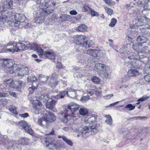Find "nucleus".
Returning <instances> with one entry per match:
<instances>
[{"instance_id": "nucleus-1", "label": "nucleus", "mask_w": 150, "mask_h": 150, "mask_svg": "<svg viewBox=\"0 0 150 150\" xmlns=\"http://www.w3.org/2000/svg\"><path fill=\"white\" fill-rule=\"evenodd\" d=\"M74 39L76 41L77 45V51H83V52L95 56L96 51L92 49H89L90 46L88 43L87 39L85 36L81 35H75L73 37Z\"/></svg>"}, {"instance_id": "nucleus-2", "label": "nucleus", "mask_w": 150, "mask_h": 150, "mask_svg": "<svg viewBox=\"0 0 150 150\" xmlns=\"http://www.w3.org/2000/svg\"><path fill=\"white\" fill-rule=\"evenodd\" d=\"M78 105L74 103H70L67 106V108L64 110L63 112H60L59 117L62 121L66 123L68 121V116L74 117V112L77 110L79 108Z\"/></svg>"}, {"instance_id": "nucleus-3", "label": "nucleus", "mask_w": 150, "mask_h": 150, "mask_svg": "<svg viewBox=\"0 0 150 150\" xmlns=\"http://www.w3.org/2000/svg\"><path fill=\"white\" fill-rule=\"evenodd\" d=\"M14 14L11 11H5L0 16V25H2L5 23H8L11 26H17L20 24V22L16 19L10 20Z\"/></svg>"}, {"instance_id": "nucleus-4", "label": "nucleus", "mask_w": 150, "mask_h": 150, "mask_svg": "<svg viewBox=\"0 0 150 150\" xmlns=\"http://www.w3.org/2000/svg\"><path fill=\"white\" fill-rule=\"evenodd\" d=\"M28 47L31 49L35 50L40 56L42 55L49 59L55 60L56 58V54L52 51H43L41 48L38 46L37 44H29Z\"/></svg>"}, {"instance_id": "nucleus-5", "label": "nucleus", "mask_w": 150, "mask_h": 150, "mask_svg": "<svg viewBox=\"0 0 150 150\" xmlns=\"http://www.w3.org/2000/svg\"><path fill=\"white\" fill-rule=\"evenodd\" d=\"M46 117H42L38 119V124L42 127H48L50 122L56 119V117L52 112H48L46 114Z\"/></svg>"}, {"instance_id": "nucleus-6", "label": "nucleus", "mask_w": 150, "mask_h": 150, "mask_svg": "<svg viewBox=\"0 0 150 150\" xmlns=\"http://www.w3.org/2000/svg\"><path fill=\"white\" fill-rule=\"evenodd\" d=\"M2 66L4 68L6 69L8 71L10 74H12L16 71V68L18 67L17 64L12 60L4 61L2 63Z\"/></svg>"}, {"instance_id": "nucleus-7", "label": "nucleus", "mask_w": 150, "mask_h": 150, "mask_svg": "<svg viewBox=\"0 0 150 150\" xmlns=\"http://www.w3.org/2000/svg\"><path fill=\"white\" fill-rule=\"evenodd\" d=\"M121 131L123 133V141L125 142L126 144H128L135 139L137 138L128 130L122 129Z\"/></svg>"}, {"instance_id": "nucleus-8", "label": "nucleus", "mask_w": 150, "mask_h": 150, "mask_svg": "<svg viewBox=\"0 0 150 150\" xmlns=\"http://www.w3.org/2000/svg\"><path fill=\"white\" fill-rule=\"evenodd\" d=\"M45 5H44V7H42V4H40L39 5L37 4V6H38V5L40 7V10L37 11L36 13H40V16L36 18L35 19V22L36 23H40L43 22L45 20V13L44 11L43 10V8H47L48 7V6H47L46 4H47L48 5V4L46 3L45 4Z\"/></svg>"}, {"instance_id": "nucleus-9", "label": "nucleus", "mask_w": 150, "mask_h": 150, "mask_svg": "<svg viewBox=\"0 0 150 150\" xmlns=\"http://www.w3.org/2000/svg\"><path fill=\"white\" fill-rule=\"evenodd\" d=\"M4 82L7 87L15 88H20L22 84L21 81H14L12 79H6Z\"/></svg>"}, {"instance_id": "nucleus-10", "label": "nucleus", "mask_w": 150, "mask_h": 150, "mask_svg": "<svg viewBox=\"0 0 150 150\" xmlns=\"http://www.w3.org/2000/svg\"><path fill=\"white\" fill-rule=\"evenodd\" d=\"M18 125L20 128L24 129L27 132L30 134H33V130L29 128V127L26 121L24 120H22L19 122Z\"/></svg>"}, {"instance_id": "nucleus-11", "label": "nucleus", "mask_w": 150, "mask_h": 150, "mask_svg": "<svg viewBox=\"0 0 150 150\" xmlns=\"http://www.w3.org/2000/svg\"><path fill=\"white\" fill-rule=\"evenodd\" d=\"M148 47L146 46H144L138 50V54H141V57H150V51L148 50Z\"/></svg>"}, {"instance_id": "nucleus-12", "label": "nucleus", "mask_w": 150, "mask_h": 150, "mask_svg": "<svg viewBox=\"0 0 150 150\" xmlns=\"http://www.w3.org/2000/svg\"><path fill=\"white\" fill-rule=\"evenodd\" d=\"M16 69V70L19 71L18 73V76H23L24 75L28 74L29 73V68L23 66L19 67L18 66Z\"/></svg>"}, {"instance_id": "nucleus-13", "label": "nucleus", "mask_w": 150, "mask_h": 150, "mask_svg": "<svg viewBox=\"0 0 150 150\" xmlns=\"http://www.w3.org/2000/svg\"><path fill=\"white\" fill-rule=\"evenodd\" d=\"M139 72L136 69H131L129 70L127 72L125 79L127 80L129 79L132 77L136 76L139 74Z\"/></svg>"}, {"instance_id": "nucleus-14", "label": "nucleus", "mask_w": 150, "mask_h": 150, "mask_svg": "<svg viewBox=\"0 0 150 150\" xmlns=\"http://www.w3.org/2000/svg\"><path fill=\"white\" fill-rule=\"evenodd\" d=\"M137 4L139 6L143 7L145 9H150V1L149 0H139Z\"/></svg>"}, {"instance_id": "nucleus-15", "label": "nucleus", "mask_w": 150, "mask_h": 150, "mask_svg": "<svg viewBox=\"0 0 150 150\" xmlns=\"http://www.w3.org/2000/svg\"><path fill=\"white\" fill-rule=\"evenodd\" d=\"M56 101L53 99H49L47 100L46 104V106L47 108L52 110L54 107Z\"/></svg>"}, {"instance_id": "nucleus-16", "label": "nucleus", "mask_w": 150, "mask_h": 150, "mask_svg": "<svg viewBox=\"0 0 150 150\" xmlns=\"http://www.w3.org/2000/svg\"><path fill=\"white\" fill-rule=\"evenodd\" d=\"M15 47L16 52H19L23 51L26 47V46L24 44L22 43L17 44Z\"/></svg>"}, {"instance_id": "nucleus-17", "label": "nucleus", "mask_w": 150, "mask_h": 150, "mask_svg": "<svg viewBox=\"0 0 150 150\" xmlns=\"http://www.w3.org/2000/svg\"><path fill=\"white\" fill-rule=\"evenodd\" d=\"M58 138H62L63 140L68 145L72 146L73 145V143L70 139H67L64 136H58Z\"/></svg>"}, {"instance_id": "nucleus-18", "label": "nucleus", "mask_w": 150, "mask_h": 150, "mask_svg": "<svg viewBox=\"0 0 150 150\" xmlns=\"http://www.w3.org/2000/svg\"><path fill=\"white\" fill-rule=\"evenodd\" d=\"M33 107L35 109H38L42 106L41 103L38 100H34L32 104Z\"/></svg>"}, {"instance_id": "nucleus-19", "label": "nucleus", "mask_w": 150, "mask_h": 150, "mask_svg": "<svg viewBox=\"0 0 150 150\" xmlns=\"http://www.w3.org/2000/svg\"><path fill=\"white\" fill-rule=\"evenodd\" d=\"M5 52H12L14 53L16 52L15 47L13 45H8L6 50Z\"/></svg>"}, {"instance_id": "nucleus-20", "label": "nucleus", "mask_w": 150, "mask_h": 150, "mask_svg": "<svg viewBox=\"0 0 150 150\" xmlns=\"http://www.w3.org/2000/svg\"><path fill=\"white\" fill-rule=\"evenodd\" d=\"M14 15L15 19L19 21L20 23L21 21L22 22L26 18V17L18 13H17Z\"/></svg>"}, {"instance_id": "nucleus-21", "label": "nucleus", "mask_w": 150, "mask_h": 150, "mask_svg": "<svg viewBox=\"0 0 150 150\" xmlns=\"http://www.w3.org/2000/svg\"><path fill=\"white\" fill-rule=\"evenodd\" d=\"M95 67L96 69L100 71H104L106 69L105 65L100 63L95 64Z\"/></svg>"}, {"instance_id": "nucleus-22", "label": "nucleus", "mask_w": 150, "mask_h": 150, "mask_svg": "<svg viewBox=\"0 0 150 150\" xmlns=\"http://www.w3.org/2000/svg\"><path fill=\"white\" fill-rule=\"evenodd\" d=\"M141 55L140 54H139L138 55L136 53H133L130 56H128V57L129 59L138 60L139 58H143V57H141Z\"/></svg>"}, {"instance_id": "nucleus-23", "label": "nucleus", "mask_w": 150, "mask_h": 150, "mask_svg": "<svg viewBox=\"0 0 150 150\" xmlns=\"http://www.w3.org/2000/svg\"><path fill=\"white\" fill-rule=\"evenodd\" d=\"M30 139L28 138H21L19 141L20 143L23 145L30 144Z\"/></svg>"}, {"instance_id": "nucleus-24", "label": "nucleus", "mask_w": 150, "mask_h": 150, "mask_svg": "<svg viewBox=\"0 0 150 150\" xmlns=\"http://www.w3.org/2000/svg\"><path fill=\"white\" fill-rule=\"evenodd\" d=\"M66 94V92L65 91H62L60 92V93L56 96H53L52 98H53L56 99H59L63 98L64 97Z\"/></svg>"}, {"instance_id": "nucleus-25", "label": "nucleus", "mask_w": 150, "mask_h": 150, "mask_svg": "<svg viewBox=\"0 0 150 150\" xmlns=\"http://www.w3.org/2000/svg\"><path fill=\"white\" fill-rule=\"evenodd\" d=\"M89 130V127L88 126H84L80 127L79 129V131L80 133L82 134H85Z\"/></svg>"}, {"instance_id": "nucleus-26", "label": "nucleus", "mask_w": 150, "mask_h": 150, "mask_svg": "<svg viewBox=\"0 0 150 150\" xmlns=\"http://www.w3.org/2000/svg\"><path fill=\"white\" fill-rule=\"evenodd\" d=\"M76 29L79 32H84L86 30L87 27L85 25L82 24L78 26Z\"/></svg>"}, {"instance_id": "nucleus-27", "label": "nucleus", "mask_w": 150, "mask_h": 150, "mask_svg": "<svg viewBox=\"0 0 150 150\" xmlns=\"http://www.w3.org/2000/svg\"><path fill=\"white\" fill-rule=\"evenodd\" d=\"M137 41L138 42H141V45L142 44L146 42L147 41V39L146 37L143 36H139L137 39Z\"/></svg>"}, {"instance_id": "nucleus-28", "label": "nucleus", "mask_w": 150, "mask_h": 150, "mask_svg": "<svg viewBox=\"0 0 150 150\" xmlns=\"http://www.w3.org/2000/svg\"><path fill=\"white\" fill-rule=\"evenodd\" d=\"M105 117L107 119L105 120V122L110 125H111L112 124V118L111 116L109 115H106Z\"/></svg>"}, {"instance_id": "nucleus-29", "label": "nucleus", "mask_w": 150, "mask_h": 150, "mask_svg": "<svg viewBox=\"0 0 150 150\" xmlns=\"http://www.w3.org/2000/svg\"><path fill=\"white\" fill-rule=\"evenodd\" d=\"M67 96L71 98H75L76 96L77 93L75 91H69L66 92Z\"/></svg>"}, {"instance_id": "nucleus-30", "label": "nucleus", "mask_w": 150, "mask_h": 150, "mask_svg": "<svg viewBox=\"0 0 150 150\" xmlns=\"http://www.w3.org/2000/svg\"><path fill=\"white\" fill-rule=\"evenodd\" d=\"M49 78V77L48 76L42 75H39L38 77L39 79L43 82H46Z\"/></svg>"}, {"instance_id": "nucleus-31", "label": "nucleus", "mask_w": 150, "mask_h": 150, "mask_svg": "<svg viewBox=\"0 0 150 150\" xmlns=\"http://www.w3.org/2000/svg\"><path fill=\"white\" fill-rule=\"evenodd\" d=\"M54 139L51 137H46L45 142L46 144H48V146L50 145L54 141Z\"/></svg>"}, {"instance_id": "nucleus-32", "label": "nucleus", "mask_w": 150, "mask_h": 150, "mask_svg": "<svg viewBox=\"0 0 150 150\" xmlns=\"http://www.w3.org/2000/svg\"><path fill=\"white\" fill-rule=\"evenodd\" d=\"M142 47L141 43H136L133 44L132 46L133 48L135 50H136L138 52V50L139 49L141 48Z\"/></svg>"}, {"instance_id": "nucleus-33", "label": "nucleus", "mask_w": 150, "mask_h": 150, "mask_svg": "<svg viewBox=\"0 0 150 150\" xmlns=\"http://www.w3.org/2000/svg\"><path fill=\"white\" fill-rule=\"evenodd\" d=\"M85 120L86 123H93L94 122L96 121V118L94 116H92L88 119L86 118Z\"/></svg>"}, {"instance_id": "nucleus-34", "label": "nucleus", "mask_w": 150, "mask_h": 150, "mask_svg": "<svg viewBox=\"0 0 150 150\" xmlns=\"http://www.w3.org/2000/svg\"><path fill=\"white\" fill-rule=\"evenodd\" d=\"M37 77L34 75H32L31 76L27 78V80L28 82L29 81L34 82L35 81H37Z\"/></svg>"}, {"instance_id": "nucleus-35", "label": "nucleus", "mask_w": 150, "mask_h": 150, "mask_svg": "<svg viewBox=\"0 0 150 150\" xmlns=\"http://www.w3.org/2000/svg\"><path fill=\"white\" fill-rule=\"evenodd\" d=\"M79 113L82 115H86L88 113V111L85 108H81L79 110Z\"/></svg>"}, {"instance_id": "nucleus-36", "label": "nucleus", "mask_w": 150, "mask_h": 150, "mask_svg": "<svg viewBox=\"0 0 150 150\" xmlns=\"http://www.w3.org/2000/svg\"><path fill=\"white\" fill-rule=\"evenodd\" d=\"M133 120H145L148 119V117L146 116H137L133 117Z\"/></svg>"}, {"instance_id": "nucleus-37", "label": "nucleus", "mask_w": 150, "mask_h": 150, "mask_svg": "<svg viewBox=\"0 0 150 150\" xmlns=\"http://www.w3.org/2000/svg\"><path fill=\"white\" fill-rule=\"evenodd\" d=\"M9 110L11 112L13 113L15 115L18 114V112L16 111V108L15 106H12L10 107L9 109Z\"/></svg>"}, {"instance_id": "nucleus-38", "label": "nucleus", "mask_w": 150, "mask_h": 150, "mask_svg": "<svg viewBox=\"0 0 150 150\" xmlns=\"http://www.w3.org/2000/svg\"><path fill=\"white\" fill-rule=\"evenodd\" d=\"M90 98L89 95L86 96H83L81 97L80 100L83 103H85Z\"/></svg>"}, {"instance_id": "nucleus-39", "label": "nucleus", "mask_w": 150, "mask_h": 150, "mask_svg": "<svg viewBox=\"0 0 150 150\" xmlns=\"http://www.w3.org/2000/svg\"><path fill=\"white\" fill-rule=\"evenodd\" d=\"M120 52L122 54L121 57L122 58H123V56L125 57L127 56L126 54L127 52L125 51V49L123 48H122L120 50Z\"/></svg>"}, {"instance_id": "nucleus-40", "label": "nucleus", "mask_w": 150, "mask_h": 150, "mask_svg": "<svg viewBox=\"0 0 150 150\" xmlns=\"http://www.w3.org/2000/svg\"><path fill=\"white\" fill-rule=\"evenodd\" d=\"M15 142L14 141L10 142L8 143V150H11V149L13 150V147L14 146V143Z\"/></svg>"}, {"instance_id": "nucleus-41", "label": "nucleus", "mask_w": 150, "mask_h": 150, "mask_svg": "<svg viewBox=\"0 0 150 150\" xmlns=\"http://www.w3.org/2000/svg\"><path fill=\"white\" fill-rule=\"evenodd\" d=\"M92 81L95 83H98L100 82V79L98 77L95 76H93L92 79Z\"/></svg>"}, {"instance_id": "nucleus-42", "label": "nucleus", "mask_w": 150, "mask_h": 150, "mask_svg": "<svg viewBox=\"0 0 150 150\" xmlns=\"http://www.w3.org/2000/svg\"><path fill=\"white\" fill-rule=\"evenodd\" d=\"M52 80H51L50 83V85L51 87L52 88L55 87L58 83V82L57 81H55L54 82H52Z\"/></svg>"}, {"instance_id": "nucleus-43", "label": "nucleus", "mask_w": 150, "mask_h": 150, "mask_svg": "<svg viewBox=\"0 0 150 150\" xmlns=\"http://www.w3.org/2000/svg\"><path fill=\"white\" fill-rule=\"evenodd\" d=\"M105 9L108 15L111 16L112 14V9L107 7H105Z\"/></svg>"}, {"instance_id": "nucleus-44", "label": "nucleus", "mask_w": 150, "mask_h": 150, "mask_svg": "<svg viewBox=\"0 0 150 150\" xmlns=\"http://www.w3.org/2000/svg\"><path fill=\"white\" fill-rule=\"evenodd\" d=\"M40 98H39V99H41L43 101H47L48 99V96L46 95H42L40 97Z\"/></svg>"}, {"instance_id": "nucleus-45", "label": "nucleus", "mask_w": 150, "mask_h": 150, "mask_svg": "<svg viewBox=\"0 0 150 150\" xmlns=\"http://www.w3.org/2000/svg\"><path fill=\"white\" fill-rule=\"evenodd\" d=\"M135 106H133L132 104H129L125 106V108H129V110H132L135 109Z\"/></svg>"}, {"instance_id": "nucleus-46", "label": "nucleus", "mask_w": 150, "mask_h": 150, "mask_svg": "<svg viewBox=\"0 0 150 150\" xmlns=\"http://www.w3.org/2000/svg\"><path fill=\"white\" fill-rule=\"evenodd\" d=\"M91 13V16H99L98 13L95 11L93 10L92 9H90Z\"/></svg>"}, {"instance_id": "nucleus-47", "label": "nucleus", "mask_w": 150, "mask_h": 150, "mask_svg": "<svg viewBox=\"0 0 150 150\" xmlns=\"http://www.w3.org/2000/svg\"><path fill=\"white\" fill-rule=\"evenodd\" d=\"M89 126L90 129H98V126L97 124H94L93 125H92L91 124H90L89 125Z\"/></svg>"}, {"instance_id": "nucleus-48", "label": "nucleus", "mask_w": 150, "mask_h": 150, "mask_svg": "<svg viewBox=\"0 0 150 150\" xmlns=\"http://www.w3.org/2000/svg\"><path fill=\"white\" fill-rule=\"evenodd\" d=\"M91 9V8L86 5H84L83 7V10L84 12L87 11L89 10L90 11V9Z\"/></svg>"}, {"instance_id": "nucleus-49", "label": "nucleus", "mask_w": 150, "mask_h": 150, "mask_svg": "<svg viewBox=\"0 0 150 150\" xmlns=\"http://www.w3.org/2000/svg\"><path fill=\"white\" fill-rule=\"evenodd\" d=\"M62 16L65 18L64 19L65 21H68L70 20L71 18V16H70L67 14L63 15Z\"/></svg>"}, {"instance_id": "nucleus-50", "label": "nucleus", "mask_w": 150, "mask_h": 150, "mask_svg": "<svg viewBox=\"0 0 150 150\" xmlns=\"http://www.w3.org/2000/svg\"><path fill=\"white\" fill-rule=\"evenodd\" d=\"M37 87L34 86H32L31 87L29 88L28 90L31 93H32L34 91L37 89Z\"/></svg>"}, {"instance_id": "nucleus-51", "label": "nucleus", "mask_w": 150, "mask_h": 150, "mask_svg": "<svg viewBox=\"0 0 150 150\" xmlns=\"http://www.w3.org/2000/svg\"><path fill=\"white\" fill-rule=\"evenodd\" d=\"M149 98V96H143L142 98H139L138 101H143L146 100L148 99Z\"/></svg>"}, {"instance_id": "nucleus-52", "label": "nucleus", "mask_w": 150, "mask_h": 150, "mask_svg": "<svg viewBox=\"0 0 150 150\" xmlns=\"http://www.w3.org/2000/svg\"><path fill=\"white\" fill-rule=\"evenodd\" d=\"M98 132V130L96 129H92L91 131V134L92 135H94L96 134Z\"/></svg>"}, {"instance_id": "nucleus-53", "label": "nucleus", "mask_w": 150, "mask_h": 150, "mask_svg": "<svg viewBox=\"0 0 150 150\" xmlns=\"http://www.w3.org/2000/svg\"><path fill=\"white\" fill-rule=\"evenodd\" d=\"M21 117L26 118L29 116L28 114L27 113H25L24 114H20L19 115Z\"/></svg>"}, {"instance_id": "nucleus-54", "label": "nucleus", "mask_w": 150, "mask_h": 150, "mask_svg": "<svg viewBox=\"0 0 150 150\" xmlns=\"http://www.w3.org/2000/svg\"><path fill=\"white\" fill-rule=\"evenodd\" d=\"M96 93V91L95 90H92L88 93V95L91 96L94 94Z\"/></svg>"}, {"instance_id": "nucleus-55", "label": "nucleus", "mask_w": 150, "mask_h": 150, "mask_svg": "<svg viewBox=\"0 0 150 150\" xmlns=\"http://www.w3.org/2000/svg\"><path fill=\"white\" fill-rule=\"evenodd\" d=\"M8 95L6 93L0 92V98L5 97Z\"/></svg>"}, {"instance_id": "nucleus-56", "label": "nucleus", "mask_w": 150, "mask_h": 150, "mask_svg": "<svg viewBox=\"0 0 150 150\" xmlns=\"http://www.w3.org/2000/svg\"><path fill=\"white\" fill-rule=\"evenodd\" d=\"M56 66L59 69L61 68L62 67V64L61 62H57L56 64Z\"/></svg>"}, {"instance_id": "nucleus-57", "label": "nucleus", "mask_w": 150, "mask_h": 150, "mask_svg": "<svg viewBox=\"0 0 150 150\" xmlns=\"http://www.w3.org/2000/svg\"><path fill=\"white\" fill-rule=\"evenodd\" d=\"M57 77V75L56 74L54 73L52 75L51 77V80L53 81Z\"/></svg>"}, {"instance_id": "nucleus-58", "label": "nucleus", "mask_w": 150, "mask_h": 150, "mask_svg": "<svg viewBox=\"0 0 150 150\" xmlns=\"http://www.w3.org/2000/svg\"><path fill=\"white\" fill-rule=\"evenodd\" d=\"M72 15H76L77 14V12L75 10L71 11L69 12Z\"/></svg>"}, {"instance_id": "nucleus-59", "label": "nucleus", "mask_w": 150, "mask_h": 150, "mask_svg": "<svg viewBox=\"0 0 150 150\" xmlns=\"http://www.w3.org/2000/svg\"><path fill=\"white\" fill-rule=\"evenodd\" d=\"M9 94L12 96H13L15 97H16V93L13 92H9Z\"/></svg>"}, {"instance_id": "nucleus-60", "label": "nucleus", "mask_w": 150, "mask_h": 150, "mask_svg": "<svg viewBox=\"0 0 150 150\" xmlns=\"http://www.w3.org/2000/svg\"><path fill=\"white\" fill-rule=\"evenodd\" d=\"M5 11H8L7 10H4V8L2 7H0V13H1V15H2V13L4 12Z\"/></svg>"}, {"instance_id": "nucleus-61", "label": "nucleus", "mask_w": 150, "mask_h": 150, "mask_svg": "<svg viewBox=\"0 0 150 150\" xmlns=\"http://www.w3.org/2000/svg\"><path fill=\"white\" fill-rule=\"evenodd\" d=\"M106 4H110L111 1V0H103Z\"/></svg>"}, {"instance_id": "nucleus-62", "label": "nucleus", "mask_w": 150, "mask_h": 150, "mask_svg": "<svg viewBox=\"0 0 150 150\" xmlns=\"http://www.w3.org/2000/svg\"><path fill=\"white\" fill-rule=\"evenodd\" d=\"M53 11L54 10L53 9H51L50 10H47V11H46L45 13L47 14H50L52 13Z\"/></svg>"}, {"instance_id": "nucleus-63", "label": "nucleus", "mask_w": 150, "mask_h": 150, "mask_svg": "<svg viewBox=\"0 0 150 150\" xmlns=\"http://www.w3.org/2000/svg\"><path fill=\"white\" fill-rule=\"evenodd\" d=\"M131 64L132 65V68H135L138 67L137 65V64L136 63H135L134 64H133L131 62Z\"/></svg>"}, {"instance_id": "nucleus-64", "label": "nucleus", "mask_w": 150, "mask_h": 150, "mask_svg": "<svg viewBox=\"0 0 150 150\" xmlns=\"http://www.w3.org/2000/svg\"><path fill=\"white\" fill-rule=\"evenodd\" d=\"M112 96V94H110L104 97L105 99H109Z\"/></svg>"}]
</instances>
